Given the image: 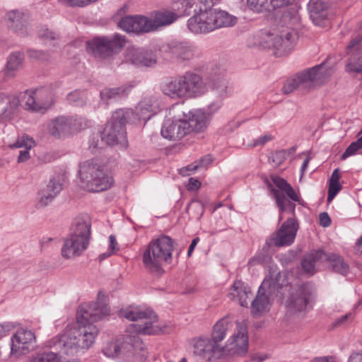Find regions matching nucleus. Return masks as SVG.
Instances as JSON below:
<instances>
[{
    "label": "nucleus",
    "mask_w": 362,
    "mask_h": 362,
    "mask_svg": "<svg viewBox=\"0 0 362 362\" xmlns=\"http://www.w3.org/2000/svg\"><path fill=\"white\" fill-rule=\"evenodd\" d=\"M216 99L211 102L207 107L208 114H213L217 112L223 105V100L221 98H215Z\"/></svg>",
    "instance_id": "obj_56"
},
{
    "label": "nucleus",
    "mask_w": 362,
    "mask_h": 362,
    "mask_svg": "<svg viewBox=\"0 0 362 362\" xmlns=\"http://www.w3.org/2000/svg\"><path fill=\"white\" fill-rule=\"evenodd\" d=\"M294 0H269L270 11H276L275 18L282 25L292 27L299 21Z\"/></svg>",
    "instance_id": "obj_16"
},
{
    "label": "nucleus",
    "mask_w": 362,
    "mask_h": 362,
    "mask_svg": "<svg viewBox=\"0 0 362 362\" xmlns=\"http://www.w3.org/2000/svg\"><path fill=\"white\" fill-rule=\"evenodd\" d=\"M282 277L280 272L275 275L267 276L259 288L255 298L251 302V313L255 317H259L270 310L271 302L269 296L276 295L283 286L280 283Z\"/></svg>",
    "instance_id": "obj_6"
},
{
    "label": "nucleus",
    "mask_w": 362,
    "mask_h": 362,
    "mask_svg": "<svg viewBox=\"0 0 362 362\" xmlns=\"http://www.w3.org/2000/svg\"><path fill=\"white\" fill-rule=\"evenodd\" d=\"M58 1L72 7H84L91 4L90 0H58Z\"/></svg>",
    "instance_id": "obj_53"
},
{
    "label": "nucleus",
    "mask_w": 362,
    "mask_h": 362,
    "mask_svg": "<svg viewBox=\"0 0 362 362\" xmlns=\"http://www.w3.org/2000/svg\"><path fill=\"white\" fill-rule=\"evenodd\" d=\"M212 30L222 27L233 26L236 23L237 18L223 10H209Z\"/></svg>",
    "instance_id": "obj_33"
},
{
    "label": "nucleus",
    "mask_w": 362,
    "mask_h": 362,
    "mask_svg": "<svg viewBox=\"0 0 362 362\" xmlns=\"http://www.w3.org/2000/svg\"><path fill=\"white\" fill-rule=\"evenodd\" d=\"M212 158L210 155H206L204 157H202L200 160L199 163L197 165H189L187 167V170H192L194 171L197 170L199 167H204L207 165L210 164L212 162Z\"/></svg>",
    "instance_id": "obj_54"
},
{
    "label": "nucleus",
    "mask_w": 362,
    "mask_h": 362,
    "mask_svg": "<svg viewBox=\"0 0 362 362\" xmlns=\"http://www.w3.org/2000/svg\"><path fill=\"white\" fill-rule=\"evenodd\" d=\"M297 35L294 31H288L281 35L265 34L260 45L263 48L272 49L276 57L289 54L296 45Z\"/></svg>",
    "instance_id": "obj_10"
},
{
    "label": "nucleus",
    "mask_w": 362,
    "mask_h": 362,
    "mask_svg": "<svg viewBox=\"0 0 362 362\" xmlns=\"http://www.w3.org/2000/svg\"><path fill=\"white\" fill-rule=\"evenodd\" d=\"M162 60L165 62H185L194 56V47L187 42L172 41L160 46Z\"/></svg>",
    "instance_id": "obj_14"
},
{
    "label": "nucleus",
    "mask_w": 362,
    "mask_h": 362,
    "mask_svg": "<svg viewBox=\"0 0 362 362\" xmlns=\"http://www.w3.org/2000/svg\"><path fill=\"white\" fill-rule=\"evenodd\" d=\"M237 322H233L228 317L218 320L214 326L211 339L219 344L228 332H232Z\"/></svg>",
    "instance_id": "obj_35"
},
{
    "label": "nucleus",
    "mask_w": 362,
    "mask_h": 362,
    "mask_svg": "<svg viewBox=\"0 0 362 362\" xmlns=\"http://www.w3.org/2000/svg\"><path fill=\"white\" fill-rule=\"evenodd\" d=\"M34 144V141L33 139H27L26 141L24 139L23 140H18L15 144V146L17 148H21L23 146L25 147V150L21 151L18 158V162H25L28 160L30 158V153L29 150L32 148V146Z\"/></svg>",
    "instance_id": "obj_44"
},
{
    "label": "nucleus",
    "mask_w": 362,
    "mask_h": 362,
    "mask_svg": "<svg viewBox=\"0 0 362 362\" xmlns=\"http://www.w3.org/2000/svg\"><path fill=\"white\" fill-rule=\"evenodd\" d=\"M119 316L134 322L127 326L126 334L122 338L107 342L103 349V354L109 358L121 356L130 357L137 349H142L139 334H168L171 327L162 325L154 312L138 306H129L119 311Z\"/></svg>",
    "instance_id": "obj_2"
},
{
    "label": "nucleus",
    "mask_w": 362,
    "mask_h": 362,
    "mask_svg": "<svg viewBox=\"0 0 362 362\" xmlns=\"http://www.w3.org/2000/svg\"><path fill=\"white\" fill-rule=\"evenodd\" d=\"M31 362H62L57 353L53 351L38 354L34 356Z\"/></svg>",
    "instance_id": "obj_48"
},
{
    "label": "nucleus",
    "mask_w": 362,
    "mask_h": 362,
    "mask_svg": "<svg viewBox=\"0 0 362 362\" xmlns=\"http://www.w3.org/2000/svg\"><path fill=\"white\" fill-rule=\"evenodd\" d=\"M362 44V34H360L354 37L347 46L349 53L352 51H357Z\"/></svg>",
    "instance_id": "obj_55"
},
{
    "label": "nucleus",
    "mask_w": 362,
    "mask_h": 362,
    "mask_svg": "<svg viewBox=\"0 0 362 362\" xmlns=\"http://www.w3.org/2000/svg\"><path fill=\"white\" fill-rule=\"evenodd\" d=\"M298 229V224L296 219L288 218L269 240H267L265 246L269 247L272 245L282 247L291 245L294 241Z\"/></svg>",
    "instance_id": "obj_17"
},
{
    "label": "nucleus",
    "mask_w": 362,
    "mask_h": 362,
    "mask_svg": "<svg viewBox=\"0 0 362 362\" xmlns=\"http://www.w3.org/2000/svg\"><path fill=\"white\" fill-rule=\"evenodd\" d=\"M319 223L322 227L327 228L331 224V218L327 212L320 213L319 215Z\"/></svg>",
    "instance_id": "obj_60"
},
{
    "label": "nucleus",
    "mask_w": 362,
    "mask_h": 362,
    "mask_svg": "<svg viewBox=\"0 0 362 362\" xmlns=\"http://www.w3.org/2000/svg\"><path fill=\"white\" fill-rule=\"evenodd\" d=\"M341 186L339 182H329L328 189L327 202H330L341 190Z\"/></svg>",
    "instance_id": "obj_52"
},
{
    "label": "nucleus",
    "mask_w": 362,
    "mask_h": 362,
    "mask_svg": "<svg viewBox=\"0 0 362 362\" xmlns=\"http://www.w3.org/2000/svg\"><path fill=\"white\" fill-rule=\"evenodd\" d=\"M312 287L309 284H302L293 288L287 301L291 311L301 312L306 310L310 301Z\"/></svg>",
    "instance_id": "obj_18"
},
{
    "label": "nucleus",
    "mask_w": 362,
    "mask_h": 362,
    "mask_svg": "<svg viewBox=\"0 0 362 362\" xmlns=\"http://www.w3.org/2000/svg\"><path fill=\"white\" fill-rule=\"evenodd\" d=\"M110 308L98 300L80 305L77 321L65 332L46 342V346L59 354L74 356L80 349H88L95 341L98 329L93 323L109 315Z\"/></svg>",
    "instance_id": "obj_1"
},
{
    "label": "nucleus",
    "mask_w": 362,
    "mask_h": 362,
    "mask_svg": "<svg viewBox=\"0 0 362 362\" xmlns=\"http://www.w3.org/2000/svg\"><path fill=\"white\" fill-rule=\"evenodd\" d=\"M25 56L23 52H14L8 58L5 68V74L8 77H13L16 73L23 68Z\"/></svg>",
    "instance_id": "obj_37"
},
{
    "label": "nucleus",
    "mask_w": 362,
    "mask_h": 362,
    "mask_svg": "<svg viewBox=\"0 0 362 362\" xmlns=\"http://www.w3.org/2000/svg\"><path fill=\"white\" fill-rule=\"evenodd\" d=\"M273 137L269 135V134H265L262 136H260L259 138H258L255 142V146H257V145H264V144H266L267 142L272 140Z\"/></svg>",
    "instance_id": "obj_61"
},
{
    "label": "nucleus",
    "mask_w": 362,
    "mask_h": 362,
    "mask_svg": "<svg viewBox=\"0 0 362 362\" xmlns=\"http://www.w3.org/2000/svg\"><path fill=\"white\" fill-rule=\"evenodd\" d=\"M62 189V185L59 181L55 179L50 180L47 186L38 193L37 207L43 208L47 206L54 200Z\"/></svg>",
    "instance_id": "obj_30"
},
{
    "label": "nucleus",
    "mask_w": 362,
    "mask_h": 362,
    "mask_svg": "<svg viewBox=\"0 0 362 362\" xmlns=\"http://www.w3.org/2000/svg\"><path fill=\"white\" fill-rule=\"evenodd\" d=\"M194 353L195 355L208 361H210L213 357H223L222 346L215 344L211 339L206 337H201L196 340L194 344Z\"/></svg>",
    "instance_id": "obj_22"
},
{
    "label": "nucleus",
    "mask_w": 362,
    "mask_h": 362,
    "mask_svg": "<svg viewBox=\"0 0 362 362\" xmlns=\"http://www.w3.org/2000/svg\"><path fill=\"white\" fill-rule=\"evenodd\" d=\"M346 70L349 74L362 76V53L357 52L351 54L346 65Z\"/></svg>",
    "instance_id": "obj_43"
},
{
    "label": "nucleus",
    "mask_w": 362,
    "mask_h": 362,
    "mask_svg": "<svg viewBox=\"0 0 362 362\" xmlns=\"http://www.w3.org/2000/svg\"><path fill=\"white\" fill-rule=\"evenodd\" d=\"M287 151L280 150L272 152L269 156V162L272 163L274 166H279L286 159Z\"/></svg>",
    "instance_id": "obj_49"
},
{
    "label": "nucleus",
    "mask_w": 362,
    "mask_h": 362,
    "mask_svg": "<svg viewBox=\"0 0 362 362\" xmlns=\"http://www.w3.org/2000/svg\"><path fill=\"white\" fill-rule=\"evenodd\" d=\"M215 0H196L197 10L200 8H206V10H214L211 6L214 5Z\"/></svg>",
    "instance_id": "obj_59"
},
{
    "label": "nucleus",
    "mask_w": 362,
    "mask_h": 362,
    "mask_svg": "<svg viewBox=\"0 0 362 362\" xmlns=\"http://www.w3.org/2000/svg\"><path fill=\"white\" fill-rule=\"evenodd\" d=\"M312 362H337L335 358L332 356L315 357Z\"/></svg>",
    "instance_id": "obj_62"
},
{
    "label": "nucleus",
    "mask_w": 362,
    "mask_h": 362,
    "mask_svg": "<svg viewBox=\"0 0 362 362\" xmlns=\"http://www.w3.org/2000/svg\"><path fill=\"white\" fill-rule=\"evenodd\" d=\"M38 36L45 41H55L59 37V35L57 33L49 30L45 26L41 27L39 30Z\"/></svg>",
    "instance_id": "obj_50"
},
{
    "label": "nucleus",
    "mask_w": 362,
    "mask_h": 362,
    "mask_svg": "<svg viewBox=\"0 0 362 362\" xmlns=\"http://www.w3.org/2000/svg\"><path fill=\"white\" fill-rule=\"evenodd\" d=\"M182 121L184 125L188 128L187 134L192 132H201L206 129L209 117L203 111L198 110L194 111L182 112Z\"/></svg>",
    "instance_id": "obj_25"
},
{
    "label": "nucleus",
    "mask_w": 362,
    "mask_h": 362,
    "mask_svg": "<svg viewBox=\"0 0 362 362\" xmlns=\"http://www.w3.org/2000/svg\"><path fill=\"white\" fill-rule=\"evenodd\" d=\"M357 153H362V141L359 138L352 142L341 155V159L345 160L347 158L354 156Z\"/></svg>",
    "instance_id": "obj_47"
},
{
    "label": "nucleus",
    "mask_w": 362,
    "mask_h": 362,
    "mask_svg": "<svg viewBox=\"0 0 362 362\" xmlns=\"http://www.w3.org/2000/svg\"><path fill=\"white\" fill-rule=\"evenodd\" d=\"M158 110V103L153 96L144 97L136 107V113L139 120L146 122Z\"/></svg>",
    "instance_id": "obj_31"
},
{
    "label": "nucleus",
    "mask_w": 362,
    "mask_h": 362,
    "mask_svg": "<svg viewBox=\"0 0 362 362\" xmlns=\"http://www.w3.org/2000/svg\"><path fill=\"white\" fill-rule=\"evenodd\" d=\"M87 126L86 122L81 117H58L47 124V130L50 135L61 138L77 132Z\"/></svg>",
    "instance_id": "obj_15"
},
{
    "label": "nucleus",
    "mask_w": 362,
    "mask_h": 362,
    "mask_svg": "<svg viewBox=\"0 0 362 362\" xmlns=\"http://www.w3.org/2000/svg\"><path fill=\"white\" fill-rule=\"evenodd\" d=\"M354 319V316L351 313H349L344 316L338 318L334 325L336 326L346 325L349 324Z\"/></svg>",
    "instance_id": "obj_58"
},
{
    "label": "nucleus",
    "mask_w": 362,
    "mask_h": 362,
    "mask_svg": "<svg viewBox=\"0 0 362 362\" xmlns=\"http://www.w3.org/2000/svg\"><path fill=\"white\" fill-rule=\"evenodd\" d=\"M89 148L91 150V151L93 152L97 148H102V146H100L98 139H97V141H95V137L93 136V138L90 139V140L89 141Z\"/></svg>",
    "instance_id": "obj_63"
},
{
    "label": "nucleus",
    "mask_w": 362,
    "mask_h": 362,
    "mask_svg": "<svg viewBox=\"0 0 362 362\" xmlns=\"http://www.w3.org/2000/svg\"><path fill=\"white\" fill-rule=\"evenodd\" d=\"M29 56L31 58L37 59L42 61H49V57L47 53L41 50H30Z\"/></svg>",
    "instance_id": "obj_57"
},
{
    "label": "nucleus",
    "mask_w": 362,
    "mask_h": 362,
    "mask_svg": "<svg viewBox=\"0 0 362 362\" xmlns=\"http://www.w3.org/2000/svg\"><path fill=\"white\" fill-rule=\"evenodd\" d=\"M247 4L255 12H270L269 0H247Z\"/></svg>",
    "instance_id": "obj_46"
},
{
    "label": "nucleus",
    "mask_w": 362,
    "mask_h": 362,
    "mask_svg": "<svg viewBox=\"0 0 362 362\" xmlns=\"http://www.w3.org/2000/svg\"><path fill=\"white\" fill-rule=\"evenodd\" d=\"M161 90L164 95L172 99L185 98L180 76L168 78L161 84Z\"/></svg>",
    "instance_id": "obj_32"
},
{
    "label": "nucleus",
    "mask_w": 362,
    "mask_h": 362,
    "mask_svg": "<svg viewBox=\"0 0 362 362\" xmlns=\"http://www.w3.org/2000/svg\"><path fill=\"white\" fill-rule=\"evenodd\" d=\"M200 8L194 12V15L189 18L187 23L189 30L194 34L208 33L212 30L209 10Z\"/></svg>",
    "instance_id": "obj_23"
},
{
    "label": "nucleus",
    "mask_w": 362,
    "mask_h": 362,
    "mask_svg": "<svg viewBox=\"0 0 362 362\" xmlns=\"http://www.w3.org/2000/svg\"><path fill=\"white\" fill-rule=\"evenodd\" d=\"M324 260L329 262V266L334 272L341 275H346L348 274L349 266L341 256L333 253H325Z\"/></svg>",
    "instance_id": "obj_42"
},
{
    "label": "nucleus",
    "mask_w": 362,
    "mask_h": 362,
    "mask_svg": "<svg viewBox=\"0 0 362 362\" xmlns=\"http://www.w3.org/2000/svg\"><path fill=\"white\" fill-rule=\"evenodd\" d=\"M84 93L78 90H76L67 95V100L69 103L79 106L83 105L84 103L83 100Z\"/></svg>",
    "instance_id": "obj_51"
},
{
    "label": "nucleus",
    "mask_w": 362,
    "mask_h": 362,
    "mask_svg": "<svg viewBox=\"0 0 362 362\" xmlns=\"http://www.w3.org/2000/svg\"><path fill=\"white\" fill-rule=\"evenodd\" d=\"M172 9L178 18L189 16L197 10L196 0H173Z\"/></svg>",
    "instance_id": "obj_41"
},
{
    "label": "nucleus",
    "mask_w": 362,
    "mask_h": 362,
    "mask_svg": "<svg viewBox=\"0 0 362 362\" xmlns=\"http://www.w3.org/2000/svg\"><path fill=\"white\" fill-rule=\"evenodd\" d=\"M79 178L83 187L89 192H99L110 188L112 177L97 160H87L79 165Z\"/></svg>",
    "instance_id": "obj_4"
},
{
    "label": "nucleus",
    "mask_w": 362,
    "mask_h": 362,
    "mask_svg": "<svg viewBox=\"0 0 362 362\" xmlns=\"http://www.w3.org/2000/svg\"><path fill=\"white\" fill-rule=\"evenodd\" d=\"M332 0H310L308 9L310 18L314 24L319 26L324 25L327 17V10Z\"/></svg>",
    "instance_id": "obj_27"
},
{
    "label": "nucleus",
    "mask_w": 362,
    "mask_h": 362,
    "mask_svg": "<svg viewBox=\"0 0 362 362\" xmlns=\"http://www.w3.org/2000/svg\"><path fill=\"white\" fill-rule=\"evenodd\" d=\"M209 86L214 98L224 99L228 95V86L226 81L221 77L208 78Z\"/></svg>",
    "instance_id": "obj_39"
},
{
    "label": "nucleus",
    "mask_w": 362,
    "mask_h": 362,
    "mask_svg": "<svg viewBox=\"0 0 362 362\" xmlns=\"http://www.w3.org/2000/svg\"><path fill=\"white\" fill-rule=\"evenodd\" d=\"M325 252L322 250H312L303 256L301 267L303 272L308 276L315 273V266L319 262H323Z\"/></svg>",
    "instance_id": "obj_36"
},
{
    "label": "nucleus",
    "mask_w": 362,
    "mask_h": 362,
    "mask_svg": "<svg viewBox=\"0 0 362 362\" xmlns=\"http://www.w3.org/2000/svg\"><path fill=\"white\" fill-rule=\"evenodd\" d=\"M180 76L185 98H198L206 92V86L199 74L187 71Z\"/></svg>",
    "instance_id": "obj_19"
},
{
    "label": "nucleus",
    "mask_w": 362,
    "mask_h": 362,
    "mask_svg": "<svg viewBox=\"0 0 362 362\" xmlns=\"http://www.w3.org/2000/svg\"><path fill=\"white\" fill-rule=\"evenodd\" d=\"M273 183L279 188V190L272 187L271 183H268V187L270 189L275 200L276 204L279 211V221L282 220V214L287 211L286 202L287 199L286 195L290 199L291 201L298 202L300 204L301 203L299 197L296 193L291 185L284 179L279 176H272Z\"/></svg>",
    "instance_id": "obj_13"
},
{
    "label": "nucleus",
    "mask_w": 362,
    "mask_h": 362,
    "mask_svg": "<svg viewBox=\"0 0 362 362\" xmlns=\"http://www.w3.org/2000/svg\"><path fill=\"white\" fill-rule=\"evenodd\" d=\"M8 26L17 35L25 37L30 34V16L18 10H12L7 13Z\"/></svg>",
    "instance_id": "obj_21"
},
{
    "label": "nucleus",
    "mask_w": 362,
    "mask_h": 362,
    "mask_svg": "<svg viewBox=\"0 0 362 362\" xmlns=\"http://www.w3.org/2000/svg\"><path fill=\"white\" fill-rule=\"evenodd\" d=\"M173 248V240L168 235L151 240L142 255L145 269L153 275H163V265L172 262Z\"/></svg>",
    "instance_id": "obj_3"
},
{
    "label": "nucleus",
    "mask_w": 362,
    "mask_h": 362,
    "mask_svg": "<svg viewBox=\"0 0 362 362\" xmlns=\"http://www.w3.org/2000/svg\"><path fill=\"white\" fill-rule=\"evenodd\" d=\"M35 346V335L28 329H19L11 337V354L16 356L33 349Z\"/></svg>",
    "instance_id": "obj_20"
},
{
    "label": "nucleus",
    "mask_w": 362,
    "mask_h": 362,
    "mask_svg": "<svg viewBox=\"0 0 362 362\" xmlns=\"http://www.w3.org/2000/svg\"><path fill=\"white\" fill-rule=\"evenodd\" d=\"M177 19L178 18L173 9H165L157 11L155 13L153 21L151 22V30L153 27L157 28L159 27L169 25L175 22Z\"/></svg>",
    "instance_id": "obj_40"
},
{
    "label": "nucleus",
    "mask_w": 362,
    "mask_h": 362,
    "mask_svg": "<svg viewBox=\"0 0 362 362\" xmlns=\"http://www.w3.org/2000/svg\"><path fill=\"white\" fill-rule=\"evenodd\" d=\"M90 217L86 214H80L74 219L70 233L90 242Z\"/></svg>",
    "instance_id": "obj_29"
},
{
    "label": "nucleus",
    "mask_w": 362,
    "mask_h": 362,
    "mask_svg": "<svg viewBox=\"0 0 362 362\" xmlns=\"http://www.w3.org/2000/svg\"><path fill=\"white\" fill-rule=\"evenodd\" d=\"M88 241L70 233L64 239L62 255L66 259L78 257L88 248Z\"/></svg>",
    "instance_id": "obj_26"
},
{
    "label": "nucleus",
    "mask_w": 362,
    "mask_h": 362,
    "mask_svg": "<svg viewBox=\"0 0 362 362\" xmlns=\"http://www.w3.org/2000/svg\"><path fill=\"white\" fill-rule=\"evenodd\" d=\"M21 100L24 103L22 106L33 112H45L51 107L54 103V94L47 88L36 89L34 91H25L21 95Z\"/></svg>",
    "instance_id": "obj_11"
},
{
    "label": "nucleus",
    "mask_w": 362,
    "mask_h": 362,
    "mask_svg": "<svg viewBox=\"0 0 362 362\" xmlns=\"http://www.w3.org/2000/svg\"><path fill=\"white\" fill-rule=\"evenodd\" d=\"M134 112L129 109H118L112 115L110 121L101 132V142L109 146L119 144L123 147L127 146L125 124Z\"/></svg>",
    "instance_id": "obj_5"
},
{
    "label": "nucleus",
    "mask_w": 362,
    "mask_h": 362,
    "mask_svg": "<svg viewBox=\"0 0 362 362\" xmlns=\"http://www.w3.org/2000/svg\"><path fill=\"white\" fill-rule=\"evenodd\" d=\"M348 362H362V351L351 355Z\"/></svg>",
    "instance_id": "obj_64"
},
{
    "label": "nucleus",
    "mask_w": 362,
    "mask_h": 362,
    "mask_svg": "<svg viewBox=\"0 0 362 362\" xmlns=\"http://www.w3.org/2000/svg\"><path fill=\"white\" fill-rule=\"evenodd\" d=\"M223 356H245L248 351V336L246 325L236 322L232 335L225 346H222Z\"/></svg>",
    "instance_id": "obj_12"
},
{
    "label": "nucleus",
    "mask_w": 362,
    "mask_h": 362,
    "mask_svg": "<svg viewBox=\"0 0 362 362\" xmlns=\"http://www.w3.org/2000/svg\"><path fill=\"white\" fill-rule=\"evenodd\" d=\"M186 210L194 218L199 220L204 212V206L201 201L193 199L189 203Z\"/></svg>",
    "instance_id": "obj_45"
},
{
    "label": "nucleus",
    "mask_w": 362,
    "mask_h": 362,
    "mask_svg": "<svg viewBox=\"0 0 362 362\" xmlns=\"http://www.w3.org/2000/svg\"><path fill=\"white\" fill-rule=\"evenodd\" d=\"M127 89L124 86L103 88L100 93L101 101L105 105L112 103L125 97Z\"/></svg>",
    "instance_id": "obj_38"
},
{
    "label": "nucleus",
    "mask_w": 362,
    "mask_h": 362,
    "mask_svg": "<svg viewBox=\"0 0 362 362\" xmlns=\"http://www.w3.org/2000/svg\"><path fill=\"white\" fill-rule=\"evenodd\" d=\"M162 59L160 46L153 48L128 47L124 52V61L137 68H153Z\"/></svg>",
    "instance_id": "obj_8"
},
{
    "label": "nucleus",
    "mask_w": 362,
    "mask_h": 362,
    "mask_svg": "<svg viewBox=\"0 0 362 362\" xmlns=\"http://www.w3.org/2000/svg\"><path fill=\"white\" fill-rule=\"evenodd\" d=\"M186 127L182 117L175 121L168 119L163 123L160 133L163 137L169 140H180L187 135Z\"/></svg>",
    "instance_id": "obj_28"
},
{
    "label": "nucleus",
    "mask_w": 362,
    "mask_h": 362,
    "mask_svg": "<svg viewBox=\"0 0 362 362\" xmlns=\"http://www.w3.org/2000/svg\"><path fill=\"white\" fill-rule=\"evenodd\" d=\"M126 43L124 36L115 34L112 37H96L87 42V51L95 57L105 59L118 52Z\"/></svg>",
    "instance_id": "obj_9"
},
{
    "label": "nucleus",
    "mask_w": 362,
    "mask_h": 362,
    "mask_svg": "<svg viewBox=\"0 0 362 362\" xmlns=\"http://www.w3.org/2000/svg\"><path fill=\"white\" fill-rule=\"evenodd\" d=\"M333 73V69L326 67L324 64L317 65L298 73L293 78L288 79L282 88V91L284 94H289L298 88H307L313 82L321 83Z\"/></svg>",
    "instance_id": "obj_7"
},
{
    "label": "nucleus",
    "mask_w": 362,
    "mask_h": 362,
    "mask_svg": "<svg viewBox=\"0 0 362 362\" xmlns=\"http://www.w3.org/2000/svg\"><path fill=\"white\" fill-rule=\"evenodd\" d=\"M118 26L127 33H148L151 30V21L141 16H127L119 21Z\"/></svg>",
    "instance_id": "obj_24"
},
{
    "label": "nucleus",
    "mask_w": 362,
    "mask_h": 362,
    "mask_svg": "<svg viewBox=\"0 0 362 362\" xmlns=\"http://www.w3.org/2000/svg\"><path fill=\"white\" fill-rule=\"evenodd\" d=\"M228 296L233 300L237 298L241 306L247 307V299L252 298V293L248 285L240 281H236L230 288Z\"/></svg>",
    "instance_id": "obj_34"
}]
</instances>
